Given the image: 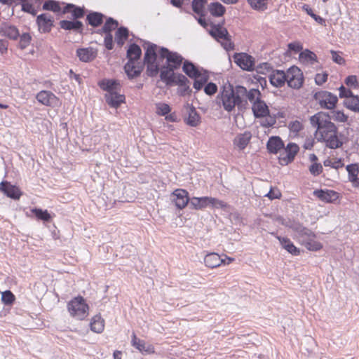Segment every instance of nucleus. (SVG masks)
I'll list each match as a JSON object with an SVG mask.
<instances>
[{"instance_id": "f704fd0d", "label": "nucleus", "mask_w": 359, "mask_h": 359, "mask_svg": "<svg viewBox=\"0 0 359 359\" xmlns=\"http://www.w3.org/2000/svg\"><path fill=\"white\" fill-rule=\"evenodd\" d=\"M63 13H71L74 19L81 18L84 16V8L72 4H67L63 10Z\"/></svg>"}, {"instance_id": "5fc2aeb1", "label": "nucleus", "mask_w": 359, "mask_h": 359, "mask_svg": "<svg viewBox=\"0 0 359 359\" xmlns=\"http://www.w3.org/2000/svg\"><path fill=\"white\" fill-rule=\"evenodd\" d=\"M309 170L313 176L316 177L322 173L323 168L320 163L314 162L309 167Z\"/></svg>"}, {"instance_id": "cd10ccee", "label": "nucleus", "mask_w": 359, "mask_h": 359, "mask_svg": "<svg viewBox=\"0 0 359 359\" xmlns=\"http://www.w3.org/2000/svg\"><path fill=\"white\" fill-rule=\"evenodd\" d=\"M172 68L168 66L163 67L160 72V78L161 81L165 83L166 85L170 86L175 81V74Z\"/></svg>"}, {"instance_id": "37998d69", "label": "nucleus", "mask_w": 359, "mask_h": 359, "mask_svg": "<svg viewBox=\"0 0 359 359\" xmlns=\"http://www.w3.org/2000/svg\"><path fill=\"white\" fill-rule=\"evenodd\" d=\"M299 60L302 62H310L311 64H313L317 60V57L313 52L309 49H306L299 53Z\"/></svg>"}, {"instance_id": "603ef678", "label": "nucleus", "mask_w": 359, "mask_h": 359, "mask_svg": "<svg viewBox=\"0 0 359 359\" xmlns=\"http://www.w3.org/2000/svg\"><path fill=\"white\" fill-rule=\"evenodd\" d=\"M323 165L325 167H331L332 168H334L336 170L342 168L344 166V163H342V161L341 158L332 160L330 158H327L324 161Z\"/></svg>"}, {"instance_id": "6e6d98bb", "label": "nucleus", "mask_w": 359, "mask_h": 359, "mask_svg": "<svg viewBox=\"0 0 359 359\" xmlns=\"http://www.w3.org/2000/svg\"><path fill=\"white\" fill-rule=\"evenodd\" d=\"M15 300L14 294L10 291L6 290L1 294V301L6 305H11Z\"/></svg>"}, {"instance_id": "a19ab883", "label": "nucleus", "mask_w": 359, "mask_h": 359, "mask_svg": "<svg viewBox=\"0 0 359 359\" xmlns=\"http://www.w3.org/2000/svg\"><path fill=\"white\" fill-rule=\"evenodd\" d=\"M344 105L355 112H359V96L352 95L344 101Z\"/></svg>"}, {"instance_id": "9d476101", "label": "nucleus", "mask_w": 359, "mask_h": 359, "mask_svg": "<svg viewBox=\"0 0 359 359\" xmlns=\"http://www.w3.org/2000/svg\"><path fill=\"white\" fill-rule=\"evenodd\" d=\"M234 62L242 69L252 71L255 69V59L252 56L245 53H235L233 55Z\"/></svg>"}, {"instance_id": "6ab92c4d", "label": "nucleus", "mask_w": 359, "mask_h": 359, "mask_svg": "<svg viewBox=\"0 0 359 359\" xmlns=\"http://www.w3.org/2000/svg\"><path fill=\"white\" fill-rule=\"evenodd\" d=\"M313 195L326 203H332L339 198V194L333 190L317 189L313 191Z\"/></svg>"}, {"instance_id": "a878e982", "label": "nucleus", "mask_w": 359, "mask_h": 359, "mask_svg": "<svg viewBox=\"0 0 359 359\" xmlns=\"http://www.w3.org/2000/svg\"><path fill=\"white\" fill-rule=\"evenodd\" d=\"M31 217H34L36 219L43 222H52L53 215L47 210L41 208H34L30 210Z\"/></svg>"}, {"instance_id": "f8f14e48", "label": "nucleus", "mask_w": 359, "mask_h": 359, "mask_svg": "<svg viewBox=\"0 0 359 359\" xmlns=\"http://www.w3.org/2000/svg\"><path fill=\"white\" fill-rule=\"evenodd\" d=\"M172 201L178 209L185 208L190 203L188 192L182 189L175 190L172 194Z\"/></svg>"}, {"instance_id": "1a4fd4ad", "label": "nucleus", "mask_w": 359, "mask_h": 359, "mask_svg": "<svg viewBox=\"0 0 359 359\" xmlns=\"http://www.w3.org/2000/svg\"><path fill=\"white\" fill-rule=\"evenodd\" d=\"M299 148L295 143H288L285 148L283 147V151L279 156V161L281 165H287L292 162Z\"/></svg>"}, {"instance_id": "e433bc0d", "label": "nucleus", "mask_w": 359, "mask_h": 359, "mask_svg": "<svg viewBox=\"0 0 359 359\" xmlns=\"http://www.w3.org/2000/svg\"><path fill=\"white\" fill-rule=\"evenodd\" d=\"M142 55L140 47L136 43L130 45L127 50V57L128 61L135 62L138 60Z\"/></svg>"}, {"instance_id": "79ce46f5", "label": "nucleus", "mask_w": 359, "mask_h": 359, "mask_svg": "<svg viewBox=\"0 0 359 359\" xmlns=\"http://www.w3.org/2000/svg\"><path fill=\"white\" fill-rule=\"evenodd\" d=\"M245 97L250 103L254 104V103L261 100V93L258 89L252 88L248 90L245 88V93L243 95V97Z\"/></svg>"}, {"instance_id": "5701e85b", "label": "nucleus", "mask_w": 359, "mask_h": 359, "mask_svg": "<svg viewBox=\"0 0 359 359\" xmlns=\"http://www.w3.org/2000/svg\"><path fill=\"white\" fill-rule=\"evenodd\" d=\"M0 33L12 40H16L20 36V32L17 27L9 23L1 24L0 26Z\"/></svg>"}, {"instance_id": "69168bd1", "label": "nucleus", "mask_w": 359, "mask_h": 359, "mask_svg": "<svg viewBox=\"0 0 359 359\" xmlns=\"http://www.w3.org/2000/svg\"><path fill=\"white\" fill-rule=\"evenodd\" d=\"M339 97L341 98L345 97L346 99H348L352 95H353L351 90L345 88L343 85H341L339 88Z\"/></svg>"}, {"instance_id": "0eeeda50", "label": "nucleus", "mask_w": 359, "mask_h": 359, "mask_svg": "<svg viewBox=\"0 0 359 359\" xmlns=\"http://www.w3.org/2000/svg\"><path fill=\"white\" fill-rule=\"evenodd\" d=\"M304 76L301 69L292 66L287 69V86L293 89H299L304 83Z\"/></svg>"}, {"instance_id": "423d86ee", "label": "nucleus", "mask_w": 359, "mask_h": 359, "mask_svg": "<svg viewBox=\"0 0 359 359\" xmlns=\"http://www.w3.org/2000/svg\"><path fill=\"white\" fill-rule=\"evenodd\" d=\"M161 57L165 58L167 66L177 69L182 65L184 60L183 57L177 52L169 50L167 48L161 47L159 50Z\"/></svg>"}, {"instance_id": "680f3d73", "label": "nucleus", "mask_w": 359, "mask_h": 359, "mask_svg": "<svg viewBox=\"0 0 359 359\" xmlns=\"http://www.w3.org/2000/svg\"><path fill=\"white\" fill-rule=\"evenodd\" d=\"M104 46L107 50H112L114 47L113 44V36L111 33L106 34L104 39Z\"/></svg>"}, {"instance_id": "2f4dec72", "label": "nucleus", "mask_w": 359, "mask_h": 359, "mask_svg": "<svg viewBox=\"0 0 359 359\" xmlns=\"http://www.w3.org/2000/svg\"><path fill=\"white\" fill-rule=\"evenodd\" d=\"M251 137L252 135L250 132H245L243 134H239L235 137L233 144L240 150H243L249 144Z\"/></svg>"}, {"instance_id": "dca6fc26", "label": "nucleus", "mask_w": 359, "mask_h": 359, "mask_svg": "<svg viewBox=\"0 0 359 359\" xmlns=\"http://www.w3.org/2000/svg\"><path fill=\"white\" fill-rule=\"evenodd\" d=\"M226 259H228L227 263H226V259L221 258L218 254L212 252L206 255L204 258V263L208 267L215 268L220 266L222 263L224 264H229L233 260V258L230 257H226Z\"/></svg>"}, {"instance_id": "412c9836", "label": "nucleus", "mask_w": 359, "mask_h": 359, "mask_svg": "<svg viewBox=\"0 0 359 359\" xmlns=\"http://www.w3.org/2000/svg\"><path fill=\"white\" fill-rule=\"evenodd\" d=\"M187 114L188 116L184 118V122L188 126L191 127H196L201 123V116L195 107L193 106H188Z\"/></svg>"}, {"instance_id": "f257e3e1", "label": "nucleus", "mask_w": 359, "mask_h": 359, "mask_svg": "<svg viewBox=\"0 0 359 359\" xmlns=\"http://www.w3.org/2000/svg\"><path fill=\"white\" fill-rule=\"evenodd\" d=\"M311 126L316 128V136L319 142H324L330 149H337L342 146V142L338 138L337 128L331 122L328 115L318 112L310 118Z\"/></svg>"}, {"instance_id": "c9c22d12", "label": "nucleus", "mask_w": 359, "mask_h": 359, "mask_svg": "<svg viewBox=\"0 0 359 359\" xmlns=\"http://www.w3.org/2000/svg\"><path fill=\"white\" fill-rule=\"evenodd\" d=\"M129 36V31L127 27L121 26L115 33V41L118 46H122Z\"/></svg>"}, {"instance_id": "20e7f679", "label": "nucleus", "mask_w": 359, "mask_h": 359, "mask_svg": "<svg viewBox=\"0 0 359 359\" xmlns=\"http://www.w3.org/2000/svg\"><path fill=\"white\" fill-rule=\"evenodd\" d=\"M67 310L72 317L82 320L88 316L89 307L85 299L78 296L68 302Z\"/></svg>"}, {"instance_id": "c756f323", "label": "nucleus", "mask_w": 359, "mask_h": 359, "mask_svg": "<svg viewBox=\"0 0 359 359\" xmlns=\"http://www.w3.org/2000/svg\"><path fill=\"white\" fill-rule=\"evenodd\" d=\"M210 34L217 41L227 39L231 37L226 28L222 27L219 25H213L210 31Z\"/></svg>"}, {"instance_id": "7ed1b4c3", "label": "nucleus", "mask_w": 359, "mask_h": 359, "mask_svg": "<svg viewBox=\"0 0 359 359\" xmlns=\"http://www.w3.org/2000/svg\"><path fill=\"white\" fill-rule=\"evenodd\" d=\"M294 231V236L306 249L311 251H318L323 248L322 244L315 240V233L304 226H290Z\"/></svg>"}, {"instance_id": "13d9d810", "label": "nucleus", "mask_w": 359, "mask_h": 359, "mask_svg": "<svg viewBox=\"0 0 359 359\" xmlns=\"http://www.w3.org/2000/svg\"><path fill=\"white\" fill-rule=\"evenodd\" d=\"M288 127L290 132L294 133V135H297L298 133L303 128L302 123L298 121L290 122Z\"/></svg>"}, {"instance_id": "4468645a", "label": "nucleus", "mask_w": 359, "mask_h": 359, "mask_svg": "<svg viewBox=\"0 0 359 359\" xmlns=\"http://www.w3.org/2000/svg\"><path fill=\"white\" fill-rule=\"evenodd\" d=\"M53 17L49 13H41L36 18L39 30L43 33L49 32L53 26Z\"/></svg>"}, {"instance_id": "0e129e2a", "label": "nucleus", "mask_w": 359, "mask_h": 359, "mask_svg": "<svg viewBox=\"0 0 359 359\" xmlns=\"http://www.w3.org/2000/svg\"><path fill=\"white\" fill-rule=\"evenodd\" d=\"M188 79L182 74H178L175 75V81L174 83L178 84L181 86H186L187 83H189Z\"/></svg>"}, {"instance_id": "052dcab7", "label": "nucleus", "mask_w": 359, "mask_h": 359, "mask_svg": "<svg viewBox=\"0 0 359 359\" xmlns=\"http://www.w3.org/2000/svg\"><path fill=\"white\" fill-rule=\"evenodd\" d=\"M256 71L259 74H265L271 69V66L268 62H263L258 65L256 68Z\"/></svg>"}, {"instance_id": "9b49d317", "label": "nucleus", "mask_w": 359, "mask_h": 359, "mask_svg": "<svg viewBox=\"0 0 359 359\" xmlns=\"http://www.w3.org/2000/svg\"><path fill=\"white\" fill-rule=\"evenodd\" d=\"M36 98L39 103L48 107H57L60 103L57 97L49 90H41L36 94Z\"/></svg>"}, {"instance_id": "f03ea898", "label": "nucleus", "mask_w": 359, "mask_h": 359, "mask_svg": "<svg viewBox=\"0 0 359 359\" xmlns=\"http://www.w3.org/2000/svg\"><path fill=\"white\" fill-rule=\"evenodd\" d=\"M244 93H245V88L242 86H236L235 88L231 85L223 86L217 96L216 102L222 105L226 111L230 112L236 106L238 108L243 106Z\"/></svg>"}, {"instance_id": "a211bd4d", "label": "nucleus", "mask_w": 359, "mask_h": 359, "mask_svg": "<svg viewBox=\"0 0 359 359\" xmlns=\"http://www.w3.org/2000/svg\"><path fill=\"white\" fill-rule=\"evenodd\" d=\"M98 86L102 90L110 93L121 90L120 82L116 79H103L99 81Z\"/></svg>"}, {"instance_id": "ddd939ff", "label": "nucleus", "mask_w": 359, "mask_h": 359, "mask_svg": "<svg viewBox=\"0 0 359 359\" xmlns=\"http://www.w3.org/2000/svg\"><path fill=\"white\" fill-rule=\"evenodd\" d=\"M0 191L7 197L13 200H18L22 195V192L19 187L11 184V182L8 181H3L0 183Z\"/></svg>"}, {"instance_id": "39448f33", "label": "nucleus", "mask_w": 359, "mask_h": 359, "mask_svg": "<svg viewBox=\"0 0 359 359\" xmlns=\"http://www.w3.org/2000/svg\"><path fill=\"white\" fill-rule=\"evenodd\" d=\"M189 206L195 210H201L208 207L223 208L226 206V203L212 197H192L190 198Z\"/></svg>"}, {"instance_id": "338daca9", "label": "nucleus", "mask_w": 359, "mask_h": 359, "mask_svg": "<svg viewBox=\"0 0 359 359\" xmlns=\"http://www.w3.org/2000/svg\"><path fill=\"white\" fill-rule=\"evenodd\" d=\"M328 74L327 73L317 74L315 77V82L317 85L321 86L327 80Z\"/></svg>"}, {"instance_id": "4be33fe9", "label": "nucleus", "mask_w": 359, "mask_h": 359, "mask_svg": "<svg viewBox=\"0 0 359 359\" xmlns=\"http://www.w3.org/2000/svg\"><path fill=\"white\" fill-rule=\"evenodd\" d=\"M252 110L255 118H264L269 115V107L262 99L252 104Z\"/></svg>"}, {"instance_id": "8fccbe9b", "label": "nucleus", "mask_w": 359, "mask_h": 359, "mask_svg": "<svg viewBox=\"0 0 359 359\" xmlns=\"http://www.w3.org/2000/svg\"><path fill=\"white\" fill-rule=\"evenodd\" d=\"M207 0H193L191 3L193 11L198 15H202Z\"/></svg>"}, {"instance_id": "393cba45", "label": "nucleus", "mask_w": 359, "mask_h": 359, "mask_svg": "<svg viewBox=\"0 0 359 359\" xmlns=\"http://www.w3.org/2000/svg\"><path fill=\"white\" fill-rule=\"evenodd\" d=\"M284 147V143L278 136L271 137L266 144V148L269 153L277 154Z\"/></svg>"}, {"instance_id": "58836bf2", "label": "nucleus", "mask_w": 359, "mask_h": 359, "mask_svg": "<svg viewBox=\"0 0 359 359\" xmlns=\"http://www.w3.org/2000/svg\"><path fill=\"white\" fill-rule=\"evenodd\" d=\"M90 326L93 332L101 333L104 328V320L100 315H96L91 319Z\"/></svg>"}, {"instance_id": "7c9ffc66", "label": "nucleus", "mask_w": 359, "mask_h": 359, "mask_svg": "<svg viewBox=\"0 0 359 359\" xmlns=\"http://www.w3.org/2000/svg\"><path fill=\"white\" fill-rule=\"evenodd\" d=\"M147 46L146 48L144 57V63L156 62L157 58V45L150 42H147Z\"/></svg>"}, {"instance_id": "4c0bfd02", "label": "nucleus", "mask_w": 359, "mask_h": 359, "mask_svg": "<svg viewBox=\"0 0 359 359\" xmlns=\"http://www.w3.org/2000/svg\"><path fill=\"white\" fill-rule=\"evenodd\" d=\"M276 238L280 241L282 247L285 249L288 252L291 253L293 255H297L299 254V250L297 247L294 245V244L288 239L287 238L277 236Z\"/></svg>"}, {"instance_id": "ea45409f", "label": "nucleus", "mask_w": 359, "mask_h": 359, "mask_svg": "<svg viewBox=\"0 0 359 359\" xmlns=\"http://www.w3.org/2000/svg\"><path fill=\"white\" fill-rule=\"evenodd\" d=\"M208 11L213 17H221L226 12V8L219 2H212L208 5Z\"/></svg>"}, {"instance_id": "6e6552de", "label": "nucleus", "mask_w": 359, "mask_h": 359, "mask_svg": "<svg viewBox=\"0 0 359 359\" xmlns=\"http://www.w3.org/2000/svg\"><path fill=\"white\" fill-rule=\"evenodd\" d=\"M314 97L318 101L322 108L327 109L334 108L338 100L335 95L327 91L317 92L315 93Z\"/></svg>"}, {"instance_id": "aec40b11", "label": "nucleus", "mask_w": 359, "mask_h": 359, "mask_svg": "<svg viewBox=\"0 0 359 359\" xmlns=\"http://www.w3.org/2000/svg\"><path fill=\"white\" fill-rule=\"evenodd\" d=\"M76 56L83 62H89L97 56V50L92 47L81 48L76 50Z\"/></svg>"}, {"instance_id": "72a5a7b5", "label": "nucleus", "mask_w": 359, "mask_h": 359, "mask_svg": "<svg viewBox=\"0 0 359 359\" xmlns=\"http://www.w3.org/2000/svg\"><path fill=\"white\" fill-rule=\"evenodd\" d=\"M124 70L130 79L136 78L141 74V69L139 67L136 66L135 62L133 61H128L124 65Z\"/></svg>"}, {"instance_id": "de8ad7c7", "label": "nucleus", "mask_w": 359, "mask_h": 359, "mask_svg": "<svg viewBox=\"0 0 359 359\" xmlns=\"http://www.w3.org/2000/svg\"><path fill=\"white\" fill-rule=\"evenodd\" d=\"M155 106H156V113L160 116L168 115V114L171 111L170 107L168 104L164 103V102L156 103Z\"/></svg>"}, {"instance_id": "864d4df0", "label": "nucleus", "mask_w": 359, "mask_h": 359, "mask_svg": "<svg viewBox=\"0 0 359 359\" xmlns=\"http://www.w3.org/2000/svg\"><path fill=\"white\" fill-rule=\"evenodd\" d=\"M346 169L348 174L349 180H351V179L358 176L359 172V166L357 163L347 165Z\"/></svg>"}, {"instance_id": "09e8293b", "label": "nucleus", "mask_w": 359, "mask_h": 359, "mask_svg": "<svg viewBox=\"0 0 359 359\" xmlns=\"http://www.w3.org/2000/svg\"><path fill=\"white\" fill-rule=\"evenodd\" d=\"M43 9L53 12H59L61 8L57 1L55 0H47L43 5Z\"/></svg>"}, {"instance_id": "4d7b16f0", "label": "nucleus", "mask_w": 359, "mask_h": 359, "mask_svg": "<svg viewBox=\"0 0 359 359\" xmlns=\"http://www.w3.org/2000/svg\"><path fill=\"white\" fill-rule=\"evenodd\" d=\"M145 65H147V71L149 76H154L158 72L159 67L158 64L156 63V61L147 62L145 63Z\"/></svg>"}, {"instance_id": "473e14b6", "label": "nucleus", "mask_w": 359, "mask_h": 359, "mask_svg": "<svg viewBox=\"0 0 359 359\" xmlns=\"http://www.w3.org/2000/svg\"><path fill=\"white\" fill-rule=\"evenodd\" d=\"M104 18V14L92 11L87 15L86 20L90 26L97 27L102 24Z\"/></svg>"}, {"instance_id": "a18cd8bd", "label": "nucleus", "mask_w": 359, "mask_h": 359, "mask_svg": "<svg viewBox=\"0 0 359 359\" xmlns=\"http://www.w3.org/2000/svg\"><path fill=\"white\" fill-rule=\"evenodd\" d=\"M118 25V21L109 17L107 19L105 23L104 24L102 28V31L105 34L111 33V32L116 28Z\"/></svg>"}, {"instance_id": "c85d7f7f", "label": "nucleus", "mask_w": 359, "mask_h": 359, "mask_svg": "<svg viewBox=\"0 0 359 359\" xmlns=\"http://www.w3.org/2000/svg\"><path fill=\"white\" fill-rule=\"evenodd\" d=\"M60 26L65 30H74L81 32L83 25L79 20H63L60 22Z\"/></svg>"}, {"instance_id": "bf43d9fd", "label": "nucleus", "mask_w": 359, "mask_h": 359, "mask_svg": "<svg viewBox=\"0 0 359 359\" xmlns=\"http://www.w3.org/2000/svg\"><path fill=\"white\" fill-rule=\"evenodd\" d=\"M217 91V86L213 82L207 83L204 86V92L208 95H212Z\"/></svg>"}, {"instance_id": "e2e57ef3", "label": "nucleus", "mask_w": 359, "mask_h": 359, "mask_svg": "<svg viewBox=\"0 0 359 359\" xmlns=\"http://www.w3.org/2000/svg\"><path fill=\"white\" fill-rule=\"evenodd\" d=\"M333 118L339 122L344 123L347 121L348 116L341 111L334 112Z\"/></svg>"}, {"instance_id": "774afa93", "label": "nucleus", "mask_w": 359, "mask_h": 359, "mask_svg": "<svg viewBox=\"0 0 359 359\" xmlns=\"http://www.w3.org/2000/svg\"><path fill=\"white\" fill-rule=\"evenodd\" d=\"M330 53L332 55V60L339 65L344 64V59L335 50H331Z\"/></svg>"}, {"instance_id": "c03bdc74", "label": "nucleus", "mask_w": 359, "mask_h": 359, "mask_svg": "<svg viewBox=\"0 0 359 359\" xmlns=\"http://www.w3.org/2000/svg\"><path fill=\"white\" fill-rule=\"evenodd\" d=\"M302 8L319 25H324L325 24V20L320 15L314 13L313 9L309 6V5L304 4L302 5Z\"/></svg>"}, {"instance_id": "49530a36", "label": "nucleus", "mask_w": 359, "mask_h": 359, "mask_svg": "<svg viewBox=\"0 0 359 359\" xmlns=\"http://www.w3.org/2000/svg\"><path fill=\"white\" fill-rule=\"evenodd\" d=\"M251 8L257 11H264L267 8V0H247Z\"/></svg>"}, {"instance_id": "bb28decb", "label": "nucleus", "mask_w": 359, "mask_h": 359, "mask_svg": "<svg viewBox=\"0 0 359 359\" xmlns=\"http://www.w3.org/2000/svg\"><path fill=\"white\" fill-rule=\"evenodd\" d=\"M182 70L191 79H197L200 76L201 70L189 60L184 61Z\"/></svg>"}, {"instance_id": "3c124183", "label": "nucleus", "mask_w": 359, "mask_h": 359, "mask_svg": "<svg viewBox=\"0 0 359 359\" xmlns=\"http://www.w3.org/2000/svg\"><path fill=\"white\" fill-rule=\"evenodd\" d=\"M20 41H19V47L20 49H25L31 43L32 36L29 33H23L21 35L20 34Z\"/></svg>"}, {"instance_id": "2eb2a0df", "label": "nucleus", "mask_w": 359, "mask_h": 359, "mask_svg": "<svg viewBox=\"0 0 359 359\" xmlns=\"http://www.w3.org/2000/svg\"><path fill=\"white\" fill-rule=\"evenodd\" d=\"M287 80V71L273 70L269 75L271 84L276 88H280L285 85Z\"/></svg>"}, {"instance_id": "f3484780", "label": "nucleus", "mask_w": 359, "mask_h": 359, "mask_svg": "<svg viewBox=\"0 0 359 359\" xmlns=\"http://www.w3.org/2000/svg\"><path fill=\"white\" fill-rule=\"evenodd\" d=\"M116 90L113 93H106L104 95V99L106 102L110 107L118 108L122 103L125 102V95Z\"/></svg>"}, {"instance_id": "b1692460", "label": "nucleus", "mask_w": 359, "mask_h": 359, "mask_svg": "<svg viewBox=\"0 0 359 359\" xmlns=\"http://www.w3.org/2000/svg\"><path fill=\"white\" fill-rule=\"evenodd\" d=\"M131 343L133 346L141 352L144 351L147 353H153L155 351L154 347L151 344H147L144 340L137 338L135 333H133Z\"/></svg>"}]
</instances>
